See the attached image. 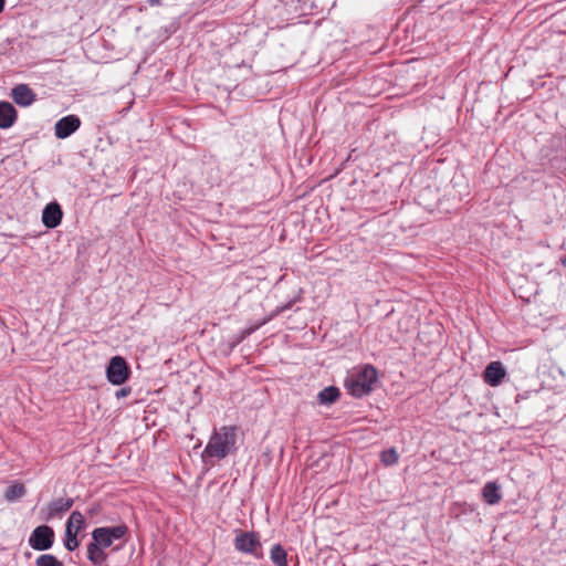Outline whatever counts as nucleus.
I'll list each match as a JSON object with an SVG mask.
<instances>
[{
	"instance_id": "obj_9",
	"label": "nucleus",
	"mask_w": 566,
	"mask_h": 566,
	"mask_svg": "<svg viewBox=\"0 0 566 566\" xmlns=\"http://www.w3.org/2000/svg\"><path fill=\"white\" fill-rule=\"evenodd\" d=\"M63 212L59 203L51 202L45 206L42 212V222L49 229L56 228L62 221Z\"/></svg>"
},
{
	"instance_id": "obj_6",
	"label": "nucleus",
	"mask_w": 566,
	"mask_h": 566,
	"mask_svg": "<svg viewBox=\"0 0 566 566\" xmlns=\"http://www.w3.org/2000/svg\"><path fill=\"white\" fill-rule=\"evenodd\" d=\"M28 542L35 551H48L54 544V531L48 525H40L32 531Z\"/></svg>"
},
{
	"instance_id": "obj_21",
	"label": "nucleus",
	"mask_w": 566,
	"mask_h": 566,
	"mask_svg": "<svg viewBox=\"0 0 566 566\" xmlns=\"http://www.w3.org/2000/svg\"><path fill=\"white\" fill-rule=\"evenodd\" d=\"M380 459L382 463H385L386 465H392L398 462L399 457L397 451L394 448H391L389 450L382 451Z\"/></svg>"
},
{
	"instance_id": "obj_24",
	"label": "nucleus",
	"mask_w": 566,
	"mask_h": 566,
	"mask_svg": "<svg viewBox=\"0 0 566 566\" xmlns=\"http://www.w3.org/2000/svg\"><path fill=\"white\" fill-rule=\"evenodd\" d=\"M4 3H6V0H0V13L3 11L4 9Z\"/></svg>"
},
{
	"instance_id": "obj_2",
	"label": "nucleus",
	"mask_w": 566,
	"mask_h": 566,
	"mask_svg": "<svg viewBox=\"0 0 566 566\" xmlns=\"http://www.w3.org/2000/svg\"><path fill=\"white\" fill-rule=\"evenodd\" d=\"M377 380V369L371 365H364L358 370L347 376L345 387L352 396L361 398L374 390Z\"/></svg>"
},
{
	"instance_id": "obj_15",
	"label": "nucleus",
	"mask_w": 566,
	"mask_h": 566,
	"mask_svg": "<svg viewBox=\"0 0 566 566\" xmlns=\"http://www.w3.org/2000/svg\"><path fill=\"white\" fill-rule=\"evenodd\" d=\"M339 389L329 386L321 390L317 395V401L319 405L328 406L334 403L339 398Z\"/></svg>"
},
{
	"instance_id": "obj_18",
	"label": "nucleus",
	"mask_w": 566,
	"mask_h": 566,
	"mask_svg": "<svg viewBox=\"0 0 566 566\" xmlns=\"http://www.w3.org/2000/svg\"><path fill=\"white\" fill-rule=\"evenodd\" d=\"M84 524L85 521L82 513H80L78 511H74L71 513L69 517L65 528L78 533L84 527Z\"/></svg>"
},
{
	"instance_id": "obj_16",
	"label": "nucleus",
	"mask_w": 566,
	"mask_h": 566,
	"mask_svg": "<svg viewBox=\"0 0 566 566\" xmlns=\"http://www.w3.org/2000/svg\"><path fill=\"white\" fill-rule=\"evenodd\" d=\"M27 494V489L23 483L15 482L11 484L4 492V499L8 502H15Z\"/></svg>"
},
{
	"instance_id": "obj_14",
	"label": "nucleus",
	"mask_w": 566,
	"mask_h": 566,
	"mask_svg": "<svg viewBox=\"0 0 566 566\" xmlns=\"http://www.w3.org/2000/svg\"><path fill=\"white\" fill-rule=\"evenodd\" d=\"M482 496L485 503L490 505L497 504L502 500L500 485H497L495 482L485 483L482 490Z\"/></svg>"
},
{
	"instance_id": "obj_19",
	"label": "nucleus",
	"mask_w": 566,
	"mask_h": 566,
	"mask_svg": "<svg viewBox=\"0 0 566 566\" xmlns=\"http://www.w3.org/2000/svg\"><path fill=\"white\" fill-rule=\"evenodd\" d=\"M36 566H64L54 555L43 554L40 555L35 560Z\"/></svg>"
},
{
	"instance_id": "obj_22",
	"label": "nucleus",
	"mask_w": 566,
	"mask_h": 566,
	"mask_svg": "<svg viewBox=\"0 0 566 566\" xmlns=\"http://www.w3.org/2000/svg\"><path fill=\"white\" fill-rule=\"evenodd\" d=\"M132 392V388L130 387H123L118 390L115 391V397L117 399H122V398H125L127 396H129Z\"/></svg>"
},
{
	"instance_id": "obj_1",
	"label": "nucleus",
	"mask_w": 566,
	"mask_h": 566,
	"mask_svg": "<svg viewBox=\"0 0 566 566\" xmlns=\"http://www.w3.org/2000/svg\"><path fill=\"white\" fill-rule=\"evenodd\" d=\"M237 431L235 426H223L214 431L202 452V458L221 460L233 454L237 451Z\"/></svg>"
},
{
	"instance_id": "obj_12",
	"label": "nucleus",
	"mask_w": 566,
	"mask_h": 566,
	"mask_svg": "<svg viewBox=\"0 0 566 566\" xmlns=\"http://www.w3.org/2000/svg\"><path fill=\"white\" fill-rule=\"evenodd\" d=\"M18 113L14 106L6 101L0 102V128L8 129L17 120Z\"/></svg>"
},
{
	"instance_id": "obj_5",
	"label": "nucleus",
	"mask_w": 566,
	"mask_h": 566,
	"mask_svg": "<svg viewBox=\"0 0 566 566\" xmlns=\"http://www.w3.org/2000/svg\"><path fill=\"white\" fill-rule=\"evenodd\" d=\"M128 534L126 524L97 527L92 532V538L102 547H109L114 541L122 539Z\"/></svg>"
},
{
	"instance_id": "obj_17",
	"label": "nucleus",
	"mask_w": 566,
	"mask_h": 566,
	"mask_svg": "<svg viewBox=\"0 0 566 566\" xmlns=\"http://www.w3.org/2000/svg\"><path fill=\"white\" fill-rule=\"evenodd\" d=\"M286 557V551L283 548L282 545L275 544L272 546L270 552V558L274 565L289 566Z\"/></svg>"
},
{
	"instance_id": "obj_8",
	"label": "nucleus",
	"mask_w": 566,
	"mask_h": 566,
	"mask_svg": "<svg viewBox=\"0 0 566 566\" xmlns=\"http://www.w3.org/2000/svg\"><path fill=\"white\" fill-rule=\"evenodd\" d=\"M10 95L13 102L22 107L32 105L36 99V94L28 84L15 85Z\"/></svg>"
},
{
	"instance_id": "obj_7",
	"label": "nucleus",
	"mask_w": 566,
	"mask_h": 566,
	"mask_svg": "<svg viewBox=\"0 0 566 566\" xmlns=\"http://www.w3.org/2000/svg\"><path fill=\"white\" fill-rule=\"evenodd\" d=\"M81 126V119L76 115H67L60 118L54 125V134L60 139H65L75 133Z\"/></svg>"
},
{
	"instance_id": "obj_20",
	"label": "nucleus",
	"mask_w": 566,
	"mask_h": 566,
	"mask_svg": "<svg viewBox=\"0 0 566 566\" xmlns=\"http://www.w3.org/2000/svg\"><path fill=\"white\" fill-rule=\"evenodd\" d=\"M76 536H77L76 532H73L71 530L65 528L64 545H65L67 551L73 552V551H75L77 548L78 541H77Z\"/></svg>"
},
{
	"instance_id": "obj_23",
	"label": "nucleus",
	"mask_w": 566,
	"mask_h": 566,
	"mask_svg": "<svg viewBox=\"0 0 566 566\" xmlns=\"http://www.w3.org/2000/svg\"><path fill=\"white\" fill-rule=\"evenodd\" d=\"M147 3L150 7H159V6H163V0H147Z\"/></svg>"
},
{
	"instance_id": "obj_11",
	"label": "nucleus",
	"mask_w": 566,
	"mask_h": 566,
	"mask_svg": "<svg viewBox=\"0 0 566 566\" xmlns=\"http://www.w3.org/2000/svg\"><path fill=\"white\" fill-rule=\"evenodd\" d=\"M73 503H74V501L71 497H69V499L60 497V499L53 500L48 505V513L45 516V521H50L54 517L61 516L62 514L67 512L73 506Z\"/></svg>"
},
{
	"instance_id": "obj_4",
	"label": "nucleus",
	"mask_w": 566,
	"mask_h": 566,
	"mask_svg": "<svg viewBox=\"0 0 566 566\" xmlns=\"http://www.w3.org/2000/svg\"><path fill=\"white\" fill-rule=\"evenodd\" d=\"M130 368L122 356H114L106 367V378L114 386L124 385L130 377Z\"/></svg>"
},
{
	"instance_id": "obj_3",
	"label": "nucleus",
	"mask_w": 566,
	"mask_h": 566,
	"mask_svg": "<svg viewBox=\"0 0 566 566\" xmlns=\"http://www.w3.org/2000/svg\"><path fill=\"white\" fill-rule=\"evenodd\" d=\"M233 545L234 548L242 554L252 555L258 559L263 557L259 533L237 530Z\"/></svg>"
},
{
	"instance_id": "obj_10",
	"label": "nucleus",
	"mask_w": 566,
	"mask_h": 566,
	"mask_svg": "<svg viewBox=\"0 0 566 566\" xmlns=\"http://www.w3.org/2000/svg\"><path fill=\"white\" fill-rule=\"evenodd\" d=\"M506 371L501 361L490 363L484 370V381L490 386H499L505 377Z\"/></svg>"
},
{
	"instance_id": "obj_13",
	"label": "nucleus",
	"mask_w": 566,
	"mask_h": 566,
	"mask_svg": "<svg viewBox=\"0 0 566 566\" xmlns=\"http://www.w3.org/2000/svg\"><path fill=\"white\" fill-rule=\"evenodd\" d=\"M106 547H102L97 542L93 539L87 545V558L95 565L102 566L105 564L107 554L104 552Z\"/></svg>"
}]
</instances>
